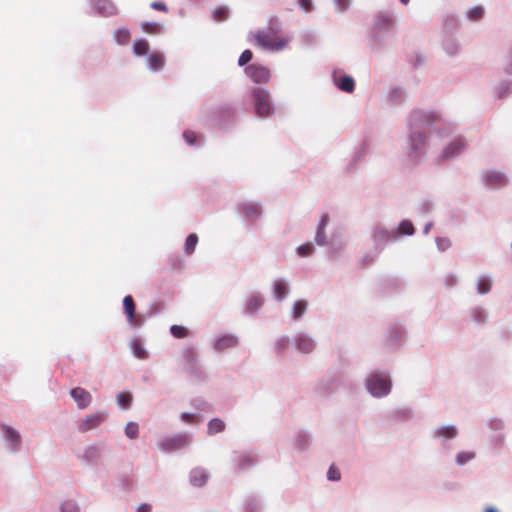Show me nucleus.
Masks as SVG:
<instances>
[{"mask_svg":"<svg viewBox=\"0 0 512 512\" xmlns=\"http://www.w3.org/2000/svg\"><path fill=\"white\" fill-rule=\"evenodd\" d=\"M442 122L439 112L413 109L406 118L407 146L409 161L418 164L426 157L431 130H437Z\"/></svg>","mask_w":512,"mask_h":512,"instance_id":"obj_1","label":"nucleus"},{"mask_svg":"<svg viewBox=\"0 0 512 512\" xmlns=\"http://www.w3.org/2000/svg\"><path fill=\"white\" fill-rule=\"evenodd\" d=\"M209 121L220 131L234 130L239 124V112L236 104L224 102L214 105L209 110Z\"/></svg>","mask_w":512,"mask_h":512,"instance_id":"obj_2","label":"nucleus"},{"mask_svg":"<svg viewBox=\"0 0 512 512\" xmlns=\"http://www.w3.org/2000/svg\"><path fill=\"white\" fill-rule=\"evenodd\" d=\"M247 99L252 112L259 119H269L276 113V105L271 93L262 86H251L247 89Z\"/></svg>","mask_w":512,"mask_h":512,"instance_id":"obj_3","label":"nucleus"},{"mask_svg":"<svg viewBox=\"0 0 512 512\" xmlns=\"http://www.w3.org/2000/svg\"><path fill=\"white\" fill-rule=\"evenodd\" d=\"M363 385L371 397L385 398L390 395L393 387L391 373L387 369H372L365 375Z\"/></svg>","mask_w":512,"mask_h":512,"instance_id":"obj_4","label":"nucleus"},{"mask_svg":"<svg viewBox=\"0 0 512 512\" xmlns=\"http://www.w3.org/2000/svg\"><path fill=\"white\" fill-rule=\"evenodd\" d=\"M467 149V141L464 137L458 136L453 138L441 149L435 158V164L442 166L446 162L459 158Z\"/></svg>","mask_w":512,"mask_h":512,"instance_id":"obj_5","label":"nucleus"},{"mask_svg":"<svg viewBox=\"0 0 512 512\" xmlns=\"http://www.w3.org/2000/svg\"><path fill=\"white\" fill-rule=\"evenodd\" d=\"M480 181L484 188L488 190H500L507 187L510 183L508 175L497 169H486L480 174Z\"/></svg>","mask_w":512,"mask_h":512,"instance_id":"obj_6","label":"nucleus"},{"mask_svg":"<svg viewBox=\"0 0 512 512\" xmlns=\"http://www.w3.org/2000/svg\"><path fill=\"white\" fill-rule=\"evenodd\" d=\"M371 241L374 251L377 253H381L387 246L397 243L392 229H388L380 224L372 227Z\"/></svg>","mask_w":512,"mask_h":512,"instance_id":"obj_7","label":"nucleus"},{"mask_svg":"<svg viewBox=\"0 0 512 512\" xmlns=\"http://www.w3.org/2000/svg\"><path fill=\"white\" fill-rule=\"evenodd\" d=\"M291 346L302 355L312 354L317 348V340L307 331L299 330L291 336Z\"/></svg>","mask_w":512,"mask_h":512,"instance_id":"obj_8","label":"nucleus"},{"mask_svg":"<svg viewBox=\"0 0 512 512\" xmlns=\"http://www.w3.org/2000/svg\"><path fill=\"white\" fill-rule=\"evenodd\" d=\"M330 223V215L328 212H323L320 215L319 221L315 229L314 243L319 247H330L331 251L335 252L337 243L334 237L328 238L326 229Z\"/></svg>","mask_w":512,"mask_h":512,"instance_id":"obj_9","label":"nucleus"},{"mask_svg":"<svg viewBox=\"0 0 512 512\" xmlns=\"http://www.w3.org/2000/svg\"><path fill=\"white\" fill-rule=\"evenodd\" d=\"M369 154L370 142L367 139H364L354 147L351 158L345 166V171L347 173L356 172L365 163L366 157Z\"/></svg>","mask_w":512,"mask_h":512,"instance_id":"obj_10","label":"nucleus"},{"mask_svg":"<svg viewBox=\"0 0 512 512\" xmlns=\"http://www.w3.org/2000/svg\"><path fill=\"white\" fill-rule=\"evenodd\" d=\"M236 211L240 218L245 222L255 224L257 219L262 216L263 210L260 202L244 201L236 206Z\"/></svg>","mask_w":512,"mask_h":512,"instance_id":"obj_11","label":"nucleus"},{"mask_svg":"<svg viewBox=\"0 0 512 512\" xmlns=\"http://www.w3.org/2000/svg\"><path fill=\"white\" fill-rule=\"evenodd\" d=\"M191 442V436L187 433H178L171 437L163 438L157 441V447L163 452H171L183 449Z\"/></svg>","mask_w":512,"mask_h":512,"instance_id":"obj_12","label":"nucleus"},{"mask_svg":"<svg viewBox=\"0 0 512 512\" xmlns=\"http://www.w3.org/2000/svg\"><path fill=\"white\" fill-rule=\"evenodd\" d=\"M486 427L491 431L490 443L494 447H502L506 440L505 421L498 417H492L486 421Z\"/></svg>","mask_w":512,"mask_h":512,"instance_id":"obj_13","label":"nucleus"},{"mask_svg":"<svg viewBox=\"0 0 512 512\" xmlns=\"http://www.w3.org/2000/svg\"><path fill=\"white\" fill-rule=\"evenodd\" d=\"M245 75L257 85L267 84L271 80L270 69L260 63H251L244 68Z\"/></svg>","mask_w":512,"mask_h":512,"instance_id":"obj_14","label":"nucleus"},{"mask_svg":"<svg viewBox=\"0 0 512 512\" xmlns=\"http://www.w3.org/2000/svg\"><path fill=\"white\" fill-rule=\"evenodd\" d=\"M0 429L6 450L9 453H17L22 446V437L19 431L7 424H2Z\"/></svg>","mask_w":512,"mask_h":512,"instance_id":"obj_15","label":"nucleus"},{"mask_svg":"<svg viewBox=\"0 0 512 512\" xmlns=\"http://www.w3.org/2000/svg\"><path fill=\"white\" fill-rule=\"evenodd\" d=\"M254 37L256 44L267 51H280L287 45V40L283 38L277 39L275 36L261 30L257 31Z\"/></svg>","mask_w":512,"mask_h":512,"instance_id":"obj_16","label":"nucleus"},{"mask_svg":"<svg viewBox=\"0 0 512 512\" xmlns=\"http://www.w3.org/2000/svg\"><path fill=\"white\" fill-rule=\"evenodd\" d=\"M238 345L239 337L233 333L217 334L210 340V347L217 353L233 349Z\"/></svg>","mask_w":512,"mask_h":512,"instance_id":"obj_17","label":"nucleus"},{"mask_svg":"<svg viewBox=\"0 0 512 512\" xmlns=\"http://www.w3.org/2000/svg\"><path fill=\"white\" fill-rule=\"evenodd\" d=\"M108 417V413L105 411H97L86 415L84 418L77 421L76 426L80 432H89L98 428L103 424Z\"/></svg>","mask_w":512,"mask_h":512,"instance_id":"obj_18","label":"nucleus"},{"mask_svg":"<svg viewBox=\"0 0 512 512\" xmlns=\"http://www.w3.org/2000/svg\"><path fill=\"white\" fill-rule=\"evenodd\" d=\"M90 5L91 15L109 18L119 14V9L112 0H90Z\"/></svg>","mask_w":512,"mask_h":512,"instance_id":"obj_19","label":"nucleus"},{"mask_svg":"<svg viewBox=\"0 0 512 512\" xmlns=\"http://www.w3.org/2000/svg\"><path fill=\"white\" fill-rule=\"evenodd\" d=\"M333 85L341 92L351 94L355 91L356 83L354 78L344 73L342 70H333L332 75Z\"/></svg>","mask_w":512,"mask_h":512,"instance_id":"obj_20","label":"nucleus"},{"mask_svg":"<svg viewBox=\"0 0 512 512\" xmlns=\"http://www.w3.org/2000/svg\"><path fill=\"white\" fill-rule=\"evenodd\" d=\"M458 435V427L454 424L439 425L432 432L433 438L438 439L442 444L457 438Z\"/></svg>","mask_w":512,"mask_h":512,"instance_id":"obj_21","label":"nucleus"},{"mask_svg":"<svg viewBox=\"0 0 512 512\" xmlns=\"http://www.w3.org/2000/svg\"><path fill=\"white\" fill-rule=\"evenodd\" d=\"M102 451V445L91 444L82 449L81 453L78 455V458L84 464H94L101 458Z\"/></svg>","mask_w":512,"mask_h":512,"instance_id":"obj_22","label":"nucleus"},{"mask_svg":"<svg viewBox=\"0 0 512 512\" xmlns=\"http://www.w3.org/2000/svg\"><path fill=\"white\" fill-rule=\"evenodd\" d=\"M124 312L127 316V322L132 328H139L143 325V320L135 315V303L131 295L123 299Z\"/></svg>","mask_w":512,"mask_h":512,"instance_id":"obj_23","label":"nucleus"},{"mask_svg":"<svg viewBox=\"0 0 512 512\" xmlns=\"http://www.w3.org/2000/svg\"><path fill=\"white\" fill-rule=\"evenodd\" d=\"M147 69L152 73L162 71L166 64V57L162 51L150 52L146 57Z\"/></svg>","mask_w":512,"mask_h":512,"instance_id":"obj_24","label":"nucleus"},{"mask_svg":"<svg viewBox=\"0 0 512 512\" xmlns=\"http://www.w3.org/2000/svg\"><path fill=\"white\" fill-rule=\"evenodd\" d=\"M69 394L79 410L87 409L92 403L91 393L84 388L75 387L70 390Z\"/></svg>","mask_w":512,"mask_h":512,"instance_id":"obj_25","label":"nucleus"},{"mask_svg":"<svg viewBox=\"0 0 512 512\" xmlns=\"http://www.w3.org/2000/svg\"><path fill=\"white\" fill-rule=\"evenodd\" d=\"M393 234L397 242L401 241L405 237L413 236L416 232V228L410 219H402L398 222L395 228H392Z\"/></svg>","mask_w":512,"mask_h":512,"instance_id":"obj_26","label":"nucleus"},{"mask_svg":"<svg viewBox=\"0 0 512 512\" xmlns=\"http://www.w3.org/2000/svg\"><path fill=\"white\" fill-rule=\"evenodd\" d=\"M395 24V18L392 13L379 12L373 22V28L378 31L389 32Z\"/></svg>","mask_w":512,"mask_h":512,"instance_id":"obj_27","label":"nucleus"},{"mask_svg":"<svg viewBox=\"0 0 512 512\" xmlns=\"http://www.w3.org/2000/svg\"><path fill=\"white\" fill-rule=\"evenodd\" d=\"M234 468L238 471H245L256 464V459L248 453L234 452L232 454Z\"/></svg>","mask_w":512,"mask_h":512,"instance_id":"obj_28","label":"nucleus"},{"mask_svg":"<svg viewBox=\"0 0 512 512\" xmlns=\"http://www.w3.org/2000/svg\"><path fill=\"white\" fill-rule=\"evenodd\" d=\"M387 99L392 106H402L406 102L407 91L403 86H391L387 93Z\"/></svg>","mask_w":512,"mask_h":512,"instance_id":"obj_29","label":"nucleus"},{"mask_svg":"<svg viewBox=\"0 0 512 512\" xmlns=\"http://www.w3.org/2000/svg\"><path fill=\"white\" fill-rule=\"evenodd\" d=\"M341 382L334 376H328L323 378L317 386V389L322 395H330L335 393L341 387Z\"/></svg>","mask_w":512,"mask_h":512,"instance_id":"obj_30","label":"nucleus"},{"mask_svg":"<svg viewBox=\"0 0 512 512\" xmlns=\"http://www.w3.org/2000/svg\"><path fill=\"white\" fill-rule=\"evenodd\" d=\"M469 319L477 326H483L488 322L489 313L486 307L475 305L468 311Z\"/></svg>","mask_w":512,"mask_h":512,"instance_id":"obj_31","label":"nucleus"},{"mask_svg":"<svg viewBox=\"0 0 512 512\" xmlns=\"http://www.w3.org/2000/svg\"><path fill=\"white\" fill-rule=\"evenodd\" d=\"M407 331L404 326L394 324L387 330L386 339L390 345H397L406 339Z\"/></svg>","mask_w":512,"mask_h":512,"instance_id":"obj_32","label":"nucleus"},{"mask_svg":"<svg viewBox=\"0 0 512 512\" xmlns=\"http://www.w3.org/2000/svg\"><path fill=\"white\" fill-rule=\"evenodd\" d=\"M264 304V297L259 293H253L247 297L244 303V313L254 315Z\"/></svg>","mask_w":512,"mask_h":512,"instance_id":"obj_33","label":"nucleus"},{"mask_svg":"<svg viewBox=\"0 0 512 512\" xmlns=\"http://www.w3.org/2000/svg\"><path fill=\"white\" fill-rule=\"evenodd\" d=\"M209 480V473L202 467L193 468L189 474V482L193 487L201 488Z\"/></svg>","mask_w":512,"mask_h":512,"instance_id":"obj_34","label":"nucleus"},{"mask_svg":"<svg viewBox=\"0 0 512 512\" xmlns=\"http://www.w3.org/2000/svg\"><path fill=\"white\" fill-rule=\"evenodd\" d=\"M290 292V286L287 280L283 278L275 279L272 283V293L276 301H283Z\"/></svg>","mask_w":512,"mask_h":512,"instance_id":"obj_35","label":"nucleus"},{"mask_svg":"<svg viewBox=\"0 0 512 512\" xmlns=\"http://www.w3.org/2000/svg\"><path fill=\"white\" fill-rule=\"evenodd\" d=\"M308 309V301L305 299L295 300L290 309V318L293 321H299L306 314Z\"/></svg>","mask_w":512,"mask_h":512,"instance_id":"obj_36","label":"nucleus"},{"mask_svg":"<svg viewBox=\"0 0 512 512\" xmlns=\"http://www.w3.org/2000/svg\"><path fill=\"white\" fill-rule=\"evenodd\" d=\"M182 137L185 143L190 147L201 148L204 145V136L193 130H184Z\"/></svg>","mask_w":512,"mask_h":512,"instance_id":"obj_37","label":"nucleus"},{"mask_svg":"<svg viewBox=\"0 0 512 512\" xmlns=\"http://www.w3.org/2000/svg\"><path fill=\"white\" fill-rule=\"evenodd\" d=\"M442 47L449 57H454L459 54L461 46L453 35H446L442 42Z\"/></svg>","mask_w":512,"mask_h":512,"instance_id":"obj_38","label":"nucleus"},{"mask_svg":"<svg viewBox=\"0 0 512 512\" xmlns=\"http://www.w3.org/2000/svg\"><path fill=\"white\" fill-rule=\"evenodd\" d=\"M132 53L135 57H146L150 53V44L146 38H137L132 44Z\"/></svg>","mask_w":512,"mask_h":512,"instance_id":"obj_39","label":"nucleus"},{"mask_svg":"<svg viewBox=\"0 0 512 512\" xmlns=\"http://www.w3.org/2000/svg\"><path fill=\"white\" fill-rule=\"evenodd\" d=\"M476 458V452L474 450H459L454 455V463L457 467H464L468 463L472 462Z\"/></svg>","mask_w":512,"mask_h":512,"instance_id":"obj_40","label":"nucleus"},{"mask_svg":"<svg viewBox=\"0 0 512 512\" xmlns=\"http://www.w3.org/2000/svg\"><path fill=\"white\" fill-rule=\"evenodd\" d=\"M459 25V17L454 13H447L442 17V27L448 35H452Z\"/></svg>","mask_w":512,"mask_h":512,"instance_id":"obj_41","label":"nucleus"},{"mask_svg":"<svg viewBox=\"0 0 512 512\" xmlns=\"http://www.w3.org/2000/svg\"><path fill=\"white\" fill-rule=\"evenodd\" d=\"M113 41L120 46H125L131 38V31L126 26H121L113 31Z\"/></svg>","mask_w":512,"mask_h":512,"instance_id":"obj_42","label":"nucleus"},{"mask_svg":"<svg viewBox=\"0 0 512 512\" xmlns=\"http://www.w3.org/2000/svg\"><path fill=\"white\" fill-rule=\"evenodd\" d=\"M300 42L305 48H314L318 44V33L315 30H305L300 34Z\"/></svg>","mask_w":512,"mask_h":512,"instance_id":"obj_43","label":"nucleus"},{"mask_svg":"<svg viewBox=\"0 0 512 512\" xmlns=\"http://www.w3.org/2000/svg\"><path fill=\"white\" fill-rule=\"evenodd\" d=\"M129 346L134 357L141 360H145L149 357V354L140 339H131Z\"/></svg>","mask_w":512,"mask_h":512,"instance_id":"obj_44","label":"nucleus"},{"mask_svg":"<svg viewBox=\"0 0 512 512\" xmlns=\"http://www.w3.org/2000/svg\"><path fill=\"white\" fill-rule=\"evenodd\" d=\"M211 18L215 22H224L230 18V8L228 5H218L211 11Z\"/></svg>","mask_w":512,"mask_h":512,"instance_id":"obj_45","label":"nucleus"},{"mask_svg":"<svg viewBox=\"0 0 512 512\" xmlns=\"http://www.w3.org/2000/svg\"><path fill=\"white\" fill-rule=\"evenodd\" d=\"M492 279L488 275H480L476 280V292L485 295L491 291Z\"/></svg>","mask_w":512,"mask_h":512,"instance_id":"obj_46","label":"nucleus"},{"mask_svg":"<svg viewBox=\"0 0 512 512\" xmlns=\"http://www.w3.org/2000/svg\"><path fill=\"white\" fill-rule=\"evenodd\" d=\"M512 94V80L505 79L495 87V96L498 99H504Z\"/></svg>","mask_w":512,"mask_h":512,"instance_id":"obj_47","label":"nucleus"},{"mask_svg":"<svg viewBox=\"0 0 512 512\" xmlns=\"http://www.w3.org/2000/svg\"><path fill=\"white\" fill-rule=\"evenodd\" d=\"M383 33V31H378L373 28L370 34L371 48L373 50H380L385 46L386 39Z\"/></svg>","mask_w":512,"mask_h":512,"instance_id":"obj_48","label":"nucleus"},{"mask_svg":"<svg viewBox=\"0 0 512 512\" xmlns=\"http://www.w3.org/2000/svg\"><path fill=\"white\" fill-rule=\"evenodd\" d=\"M485 8L482 5H475L466 11V18L471 22H477L484 17Z\"/></svg>","mask_w":512,"mask_h":512,"instance_id":"obj_49","label":"nucleus"},{"mask_svg":"<svg viewBox=\"0 0 512 512\" xmlns=\"http://www.w3.org/2000/svg\"><path fill=\"white\" fill-rule=\"evenodd\" d=\"M199 237L196 233H190L185 239L183 249L186 255H191L195 252Z\"/></svg>","mask_w":512,"mask_h":512,"instance_id":"obj_50","label":"nucleus"},{"mask_svg":"<svg viewBox=\"0 0 512 512\" xmlns=\"http://www.w3.org/2000/svg\"><path fill=\"white\" fill-rule=\"evenodd\" d=\"M226 424L220 418H212L207 425V433L209 435H214L217 433H221L225 430Z\"/></svg>","mask_w":512,"mask_h":512,"instance_id":"obj_51","label":"nucleus"},{"mask_svg":"<svg viewBox=\"0 0 512 512\" xmlns=\"http://www.w3.org/2000/svg\"><path fill=\"white\" fill-rule=\"evenodd\" d=\"M182 357L190 365L189 372L193 373L194 365L198 358L196 350L192 347L185 348L182 351Z\"/></svg>","mask_w":512,"mask_h":512,"instance_id":"obj_52","label":"nucleus"},{"mask_svg":"<svg viewBox=\"0 0 512 512\" xmlns=\"http://www.w3.org/2000/svg\"><path fill=\"white\" fill-rule=\"evenodd\" d=\"M291 345V337L287 335L279 336L274 342V349L277 353H283Z\"/></svg>","mask_w":512,"mask_h":512,"instance_id":"obj_53","label":"nucleus"},{"mask_svg":"<svg viewBox=\"0 0 512 512\" xmlns=\"http://www.w3.org/2000/svg\"><path fill=\"white\" fill-rule=\"evenodd\" d=\"M315 243L307 241L296 247L295 252L297 256H309L315 253Z\"/></svg>","mask_w":512,"mask_h":512,"instance_id":"obj_54","label":"nucleus"},{"mask_svg":"<svg viewBox=\"0 0 512 512\" xmlns=\"http://www.w3.org/2000/svg\"><path fill=\"white\" fill-rule=\"evenodd\" d=\"M310 444V435L307 432H298L295 435V445L298 449L304 450Z\"/></svg>","mask_w":512,"mask_h":512,"instance_id":"obj_55","label":"nucleus"},{"mask_svg":"<svg viewBox=\"0 0 512 512\" xmlns=\"http://www.w3.org/2000/svg\"><path fill=\"white\" fill-rule=\"evenodd\" d=\"M79 504L73 499H66L60 504V512H80Z\"/></svg>","mask_w":512,"mask_h":512,"instance_id":"obj_56","label":"nucleus"},{"mask_svg":"<svg viewBox=\"0 0 512 512\" xmlns=\"http://www.w3.org/2000/svg\"><path fill=\"white\" fill-rule=\"evenodd\" d=\"M116 402L121 409H128L132 402V396L126 392H119L116 395Z\"/></svg>","mask_w":512,"mask_h":512,"instance_id":"obj_57","label":"nucleus"},{"mask_svg":"<svg viewBox=\"0 0 512 512\" xmlns=\"http://www.w3.org/2000/svg\"><path fill=\"white\" fill-rule=\"evenodd\" d=\"M394 416L401 420H410L414 416V412L410 407H400L394 411Z\"/></svg>","mask_w":512,"mask_h":512,"instance_id":"obj_58","label":"nucleus"},{"mask_svg":"<svg viewBox=\"0 0 512 512\" xmlns=\"http://www.w3.org/2000/svg\"><path fill=\"white\" fill-rule=\"evenodd\" d=\"M180 420L186 424H193L201 422L203 418L197 413L182 412L180 414Z\"/></svg>","mask_w":512,"mask_h":512,"instance_id":"obj_59","label":"nucleus"},{"mask_svg":"<svg viewBox=\"0 0 512 512\" xmlns=\"http://www.w3.org/2000/svg\"><path fill=\"white\" fill-rule=\"evenodd\" d=\"M253 52L250 49H245L238 58V66L239 67H246L250 65L251 60L253 59Z\"/></svg>","mask_w":512,"mask_h":512,"instance_id":"obj_60","label":"nucleus"},{"mask_svg":"<svg viewBox=\"0 0 512 512\" xmlns=\"http://www.w3.org/2000/svg\"><path fill=\"white\" fill-rule=\"evenodd\" d=\"M503 72L506 75L512 76V41L509 43L507 47V54L505 59V64L503 67Z\"/></svg>","mask_w":512,"mask_h":512,"instance_id":"obj_61","label":"nucleus"},{"mask_svg":"<svg viewBox=\"0 0 512 512\" xmlns=\"http://www.w3.org/2000/svg\"><path fill=\"white\" fill-rule=\"evenodd\" d=\"M140 28L145 33H150L152 28H158L159 32L164 30L163 24L157 21H142Z\"/></svg>","mask_w":512,"mask_h":512,"instance_id":"obj_62","label":"nucleus"},{"mask_svg":"<svg viewBox=\"0 0 512 512\" xmlns=\"http://www.w3.org/2000/svg\"><path fill=\"white\" fill-rule=\"evenodd\" d=\"M124 432L129 439H135L138 436L139 426L136 422L130 421L126 424Z\"/></svg>","mask_w":512,"mask_h":512,"instance_id":"obj_63","label":"nucleus"},{"mask_svg":"<svg viewBox=\"0 0 512 512\" xmlns=\"http://www.w3.org/2000/svg\"><path fill=\"white\" fill-rule=\"evenodd\" d=\"M170 333L175 338H186L188 336L187 328L181 325H172Z\"/></svg>","mask_w":512,"mask_h":512,"instance_id":"obj_64","label":"nucleus"}]
</instances>
